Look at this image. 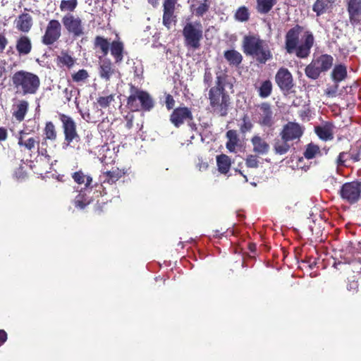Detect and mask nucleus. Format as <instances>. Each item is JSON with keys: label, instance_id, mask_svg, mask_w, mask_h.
Listing matches in <instances>:
<instances>
[{"label": "nucleus", "instance_id": "774afa93", "mask_svg": "<svg viewBox=\"0 0 361 361\" xmlns=\"http://www.w3.org/2000/svg\"><path fill=\"white\" fill-rule=\"evenodd\" d=\"M345 159H337L338 165H342L345 163Z\"/></svg>", "mask_w": 361, "mask_h": 361}, {"label": "nucleus", "instance_id": "c756f323", "mask_svg": "<svg viewBox=\"0 0 361 361\" xmlns=\"http://www.w3.org/2000/svg\"><path fill=\"white\" fill-rule=\"evenodd\" d=\"M276 4V0H257V10L261 14H266Z\"/></svg>", "mask_w": 361, "mask_h": 361}, {"label": "nucleus", "instance_id": "cd10ccee", "mask_svg": "<svg viewBox=\"0 0 361 361\" xmlns=\"http://www.w3.org/2000/svg\"><path fill=\"white\" fill-rule=\"evenodd\" d=\"M27 109L28 102L25 100H21L16 105L13 115L18 121H22L27 112Z\"/></svg>", "mask_w": 361, "mask_h": 361}, {"label": "nucleus", "instance_id": "9b49d317", "mask_svg": "<svg viewBox=\"0 0 361 361\" xmlns=\"http://www.w3.org/2000/svg\"><path fill=\"white\" fill-rule=\"evenodd\" d=\"M62 23L66 29L74 36L79 37L83 35L84 27L80 18L68 13L63 17Z\"/></svg>", "mask_w": 361, "mask_h": 361}, {"label": "nucleus", "instance_id": "3c124183", "mask_svg": "<svg viewBox=\"0 0 361 361\" xmlns=\"http://www.w3.org/2000/svg\"><path fill=\"white\" fill-rule=\"evenodd\" d=\"M173 13H174L164 11L163 23L167 28H170L172 22L174 20L175 16Z\"/></svg>", "mask_w": 361, "mask_h": 361}, {"label": "nucleus", "instance_id": "ddd939ff", "mask_svg": "<svg viewBox=\"0 0 361 361\" xmlns=\"http://www.w3.org/2000/svg\"><path fill=\"white\" fill-rule=\"evenodd\" d=\"M192 118L190 110L187 107H179L173 110L170 121L176 126L179 127L183 123Z\"/></svg>", "mask_w": 361, "mask_h": 361}, {"label": "nucleus", "instance_id": "09e8293b", "mask_svg": "<svg viewBox=\"0 0 361 361\" xmlns=\"http://www.w3.org/2000/svg\"><path fill=\"white\" fill-rule=\"evenodd\" d=\"M114 100V95L110 94L105 97H99L97 99V103L102 108H106Z\"/></svg>", "mask_w": 361, "mask_h": 361}, {"label": "nucleus", "instance_id": "2f4dec72", "mask_svg": "<svg viewBox=\"0 0 361 361\" xmlns=\"http://www.w3.org/2000/svg\"><path fill=\"white\" fill-rule=\"evenodd\" d=\"M309 160L310 159H290L287 162V164L293 170L301 169L302 171H307L310 166Z\"/></svg>", "mask_w": 361, "mask_h": 361}, {"label": "nucleus", "instance_id": "5fc2aeb1", "mask_svg": "<svg viewBox=\"0 0 361 361\" xmlns=\"http://www.w3.org/2000/svg\"><path fill=\"white\" fill-rule=\"evenodd\" d=\"M338 89V83H335L332 86H329L325 90V94L329 97H334L336 95Z\"/></svg>", "mask_w": 361, "mask_h": 361}, {"label": "nucleus", "instance_id": "de8ad7c7", "mask_svg": "<svg viewBox=\"0 0 361 361\" xmlns=\"http://www.w3.org/2000/svg\"><path fill=\"white\" fill-rule=\"evenodd\" d=\"M89 77L87 71L85 69L79 70L72 75V79L75 82L85 81Z\"/></svg>", "mask_w": 361, "mask_h": 361}, {"label": "nucleus", "instance_id": "9d476101", "mask_svg": "<svg viewBox=\"0 0 361 361\" xmlns=\"http://www.w3.org/2000/svg\"><path fill=\"white\" fill-rule=\"evenodd\" d=\"M61 25L57 20H51L42 37V42L46 45H51L56 42L61 35Z\"/></svg>", "mask_w": 361, "mask_h": 361}, {"label": "nucleus", "instance_id": "20e7f679", "mask_svg": "<svg viewBox=\"0 0 361 361\" xmlns=\"http://www.w3.org/2000/svg\"><path fill=\"white\" fill-rule=\"evenodd\" d=\"M244 53L256 58L262 63L271 59L272 54L267 44L257 35L245 36L243 42Z\"/></svg>", "mask_w": 361, "mask_h": 361}, {"label": "nucleus", "instance_id": "b1692460", "mask_svg": "<svg viewBox=\"0 0 361 361\" xmlns=\"http://www.w3.org/2000/svg\"><path fill=\"white\" fill-rule=\"evenodd\" d=\"M111 54L114 57L116 63H120L123 61L124 45L119 40L112 42L110 47Z\"/></svg>", "mask_w": 361, "mask_h": 361}, {"label": "nucleus", "instance_id": "a18cd8bd", "mask_svg": "<svg viewBox=\"0 0 361 361\" xmlns=\"http://www.w3.org/2000/svg\"><path fill=\"white\" fill-rule=\"evenodd\" d=\"M346 288L353 295L358 292L359 283L357 280L355 279V276L348 279Z\"/></svg>", "mask_w": 361, "mask_h": 361}, {"label": "nucleus", "instance_id": "6ab92c4d", "mask_svg": "<svg viewBox=\"0 0 361 361\" xmlns=\"http://www.w3.org/2000/svg\"><path fill=\"white\" fill-rule=\"evenodd\" d=\"M253 151L258 154H267L269 151V145L260 135H255L251 138Z\"/></svg>", "mask_w": 361, "mask_h": 361}, {"label": "nucleus", "instance_id": "f704fd0d", "mask_svg": "<svg viewBox=\"0 0 361 361\" xmlns=\"http://www.w3.org/2000/svg\"><path fill=\"white\" fill-rule=\"evenodd\" d=\"M44 138L46 140H55L56 138V130L52 122L48 121L46 123L44 129Z\"/></svg>", "mask_w": 361, "mask_h": 361}, {"label": "nucleus", "instance_id": "7c9ffc66", "mask_svg": "<svg viewBox=\"0 0 361 361\" xmlns=\"http://www.w3.org/2000/svg\"><path fill=\"white\" fill-rule=\"evenodd\" d=\"M333 3L331 0H316L312 6V10L317 13V16H321L326 12L329 6Z\"/></svg>", "mask_w": 361, "mask_h": 361}, {"label": "nucleus", "instance_id": "c03bdc74", "mask_svg": "<svg viewBox=\"0 0 361 361\" xmlns=\"http://www.w3.org/2000/svg\"><path fill=\"white\" fill-rule=\"evenodd\" d=\"M218 170L220 173L226 174L231 168V159H216Z\"/></svg>", "mask_w": 361, "mask_h": 361}, {"label": "nucleus", "instance_id": "dca6fc26", "mask_svg": "<svg viewBox=\"0 0 361 361\" xmlns=\"http://www.w3.org/2000/svg\"><path fill=\"white\" fill-rule=\"evenodd\" d=\"M259 119L258 123L262 126L270 127L273 124V113L271 106L267 103H262L259 106Z\"/></svg>", "mask_w": 361, "mask_h": 361}, {"label": "nucleus", "instance_id": "864d4df0", "mask_svg": "<svg viewBox=\"0 0 361 361\" xmlns=\"http://www.w3.org/2000/svg\"><path fill=\"white\" fill-rule=\"evenodd\" d=\"M176 2L177 0H165L164 3V11L174 13Z\"/></svg>", "mask_w": 361, "mask_h": 361}, {"label": "nucleus", "instance_id": "412c9836", "mask_svg": "<svg viewBox=\"0 0 361 361\" xmlns=\"http://www.w3.org/2000/svg\"><path fill=\"white\" fill-rule=\"evenodd\" d=\"M334 126L331 123H325L316 127L315 133L322 140H331L334 138Z\"/></svg>", "mask_w": 361, "mask_h": 361}, {"label": "nucleus", "instance_id": "f8f14e48", "mask_svg": "<svg viewBox=\"0 0 361 361\" xmlns=\"http://www.w3.org/2000/svg\"><path fill=\"white\" fill-rule=\"evenodd\" d=\"M347 11L353 26L361 25V0H348Z\"/></svg>", "mask_w": 361, "mask_h": 361}, {"label": "nucleus", "instance_id": "13d9d810", "mask_svg": "<svg viewBox=\"0 0 361 361\" xmlns=\"http://www.w3.org/2000/svg\"><path fill=\"white\" fill-rule=\"evenodd\" d=\"M174 99L171 95H167L166 98V104L168 109H171L174 106Z\"/></svg>", "mask_w": 361, "mask_h": 361}, {"label": "nucleus", "instance_id": "4be33fe9", "mask_svg": "<svg viewBox=\"0 0 361 361\" xmlns=\"http://www.w3.org/2000/svg\"><path fill=\"white\" fill-rule=\"evenodd\" d=\"M16 27L23 32H27L32 25V18L28 13L20 15L15 20Z\"/></svg>", "mask_w": 361, "mask_h": 361}, {"label": "nucleus", "instance_id": "69168bd1", "mask_svg": "<svg viewBox=\"0 0 361 361\" xmlns=\"http://www.w3.org/2000/svg\"><path fill=\"white\" fill-rule=\"evenodd\" d=\"M256 245L255 243H250L248 244V249L249 250L252 252V253H254L256 251Z\"/></svg>", "mask_w": 361, "mask_h": 361}, {"label": "nucleus", "instance_id": "bb28decb", "mask_svg": "<svg viewBox=\"0 0 361 361\" xmlns=\"http://www.w3.org/2000/svg\"><path fill=\"white\" fill-rule=\"evenodd\" d=\"M114 73L115 70L112 68L110 61H104L101 63L99 66V75L102 78L109 80Z\"/></svg>", "mask_w": 361, "mask_h": 361}, {"label": "nucleus", "instance_id": "6e6552de", "mask_svg": "<svg viewBox=\"0 0 361 361\" xmlns=\"http://www.w3.org/2000/svg\"><path fill=\"white\" fill-rule=\"evenodd\" d=\"M339 195L343 201L354 204L361 199V181L353 180L345 183L339 190Z\"/></svg>", "mask_w": 361, "mask_h": 361}, {"label": "nucleus", "instance_id": "37998d69", "mask_svg": "<svg viewBox=\"0 0 361 361\" xmlns=\"http://www.w3.org/2000/svg\"><path fill=\"white\" fill-rule=\"evenodd\" d=\"M22 164H20L19 167L15 171V176L18 180H23L27 176V169L29 168L26 166L27 161L21 159Z\"/></svg>", "mask_w": 361, "mask_h": 361}, {"label": "nucleus", "instance_id": "58836bf2", "mask_svg": "<svg viewBox=\"0 0 361 361\" xmlns=\"http://www.w3.org/2000/svg\"><path fill=\"white\" fill-rule=\"evenodd\" d=\"M272 90V85L269 80L264 81L259 88V95L262 98L268 97Z\"/></svg>", "mask_w": 361, "mask_h": 361}, {"label": "nucleus", "instance_id": "4468645a", "mask_svg": "<svg viewBox=\"0 0 361 361\" xmlns=\"http://www.w3.org/2000/svg\"><path fill=\"white\" fill-rule=\"evenodd\" d=\"M226 147L229 152L237 153L243 148V142L236 130H229L226 133Z\"/></svg>", "mask_w": 361, "mask_h": 361}, {"label": "nucleus", "instance_id": "4c0bfd02", "mask_svg": "<svg viewBox=\"0 0 361 361\" xmlns=\"http://www.w3.org/2000/svg\"><path fill=\"white\" fill-rule=\"evenodd\" d=\"M78 6V0H62L59 8L61 11L73 12Z\"/></svg>", "mask_w": 361, "mask_h": 361}, {"label": "nucleus", "instance_id": "0e129e2a", "mask_svg": "<svg viewBox=\"0 0 361 361\" xmlns=\"http://www.w3.org/2000/svg\"><path fill=\"white\" fill-rule=\"evenodd\" d=\"M82 118H83L85 121H87V122H92V123H94V122H95V121H94V120H92V118H91V116H90V113H88V112H87V113H84V114H82Z\"/></svg>", "mask_w": 361, "mask_h": 361}, {"label": "nucleus", "instance_id": "79ce46f5", "mask_svg": "<svg viewBox=\"0 0 361 361\" xmlns=\"http://www.w3.org/2000/svg\"><path fill=\"white\" fill-rule=\"evenodd\" d=\"M320 152L319 147L315 144L310 143L307 145L304 155L305 158H313Z\"/></svg>", "mask_w": 361, "mask_h": 361}, {"label": "nucleus", "instance_id": "ea45409f", "mask_svg": "<svg viewBox=\"0 0 361 361\" xmlns=\"http://www.w3.org/2000/svg\"><path fill=\"white\" fill-rule=\"evenodd\" d=\"M240 130L243 134L251 131L253 128V123L247 115H244L241 119Z\"/></svg>", "mask_w": 361, "mask_h": 361}, {"label": "nucleus", "instance_id": "393cba45", "mask_svg": "<svg viewBox=\"0 0 361 361\" xmlns=\"http://www.w3.org/2000/svg\"><path fill=\"white\" fill-rule=\"evenodd\" d=\"M347 77V68L342 64L336 65L331 72V78L335 83H338Z\"/></svg>", "mask_w": 361, "mask_h": 361}, {"label": "nucleus", "instance_id": "c85d7f7f", "mask_svg": "<svg viewBox=\"0 0 361 361\" xmlns=\"http://www.w3.org/2000/svg\"><path fill=\"white\" fill-rule=\"evenodd\" d=\"M56 61L59 66H66L68 68H72L75 63V59L66 51H61Z\"/></svg>", "mask_w": 361, "mask_h": 361}, {"label": "nucleus", "instance_id": "7ed1b4c3", "mask_svg": "<svg viewBox=\"0 0 361 361\" xmlns=\"http://www.w3.org/2000/svg\"><path fill=\"white\" fill-rule=\"evenodd\" d=\"M16 92L21 95L35 94L40 86L39 78L28 71H18L11 78Z\"/></svg>", "mask_w": 361, "mask_h": 361}, {"label": "nucleus", "instance_id": "a878e982", "mask_svg": "<svg viewBox=\"0 0 361 361\" xmlns=\"http://www.w3.org/2000/svg\"><path fill=\"white\" fill-rule=\"evenodd\" d=\"M333 57L328 54H324L314 59L321 72L329 70L333 64Z\"/></svg>", "mask_w": 361, "mask_h": 361}, {"label": "nucleus", "instance_id": "0eeeda50", "mask_svg": "<svg viewBox=\"0 0 361 361\" xmlns=\"http://www.w3.org/2000/svg\"><path fill=\"white\" fill-rule=\"evenodd\" d=\"M202 32V26L200 22L187 23L183 30L185 45L194 49H198L200 47Z\"/></svg>", "mask_w": 361, "mask_h": 361}, {"label": "nucleus", "instance_id": "c9c22d12", "mask_svg": "<svg viewBox=\"0 0 361 361\" xmlns=\"http://www.w3.org/2000/svg\"><path fill=\"white\" fill-rule=\"evenodd\" d=\"M321 73V71L314 61H312L305 68L306 75L312 79H317Z\"/></svg>", "mask_w": 361, "mask_h": 361}, {"label": "nucleus", "instance_id": "f257e3e1", "mask_svg": "<svg viewBox=\"0 0 361 361\" xmlns=\"http://www.w3.org/2000/svg\"><path fill=\"white\" fill-rule=\"evenodd\" d=\"M302 27L296 25L288 31L286 35V49L288 53H295L299 58H306L310 53L314 37L309 31L302 35Z\"/></svg>", "mask_w": 361, "mask_h": 361}, {"label": "nucleus", "instance_id": "052dcab7", "mask_svg": "<svg viewBox=\"0 0 361 361\" xmlns=\"http://www.w3.org/2000/svg\"><path fill=\"white\" fill-rule=\"evenodd\" d=\"M245 165L247 167L255 168L257 166V159H245Z\"/></svg>", "mask_w": 361, "mask_h": 361}, {"label": "nucleus", "instance_id": "1a4fd4ad", "mask_svg": "<svg viewBox=\"0 0 361 361\" xmlns=\"http://www.w3.org/2000/svg\"><path fill=\"white\" fill-rule=\"evenodd\" d=\"M60 120L67 145L76 144L80 141V136L76 130V124L74 120L66 114H60Z\"/></svg>", "mask_w": 361, "mask_h": 361}, {"label": "nucleus", "instance_id": "aec40b11", "mask_svg": "<svg viewBox=\"0 0 361 361\" xmlns=\"http://www.w3.org/2000/svg\"><path fill=\"white\" fill-rule=\"evenodd\" d=\"M26 166L37 175L42 176L48 172L47 159H26Z\"/></svg>", "mask_w": 361, "mask_h": 361}, {"label": "nucleus", "instance_id": "72a5a7b5", "mask_svg": "<svg viewBox=\"0 0 361 361\" xmlns=\"http://www.w3.org/2000/svg\"><path fill=\"white\" fill-rule=\"evenodd\" d=\"M94 45L101 49L104 56H106L109 53L110 43L106 39L100 36L96 37Z\"/></svg>", "mask_w": 361, "mask_h": 361}, {"label": "nucleus", "instance_id": "f03ea898", "mask_svg": "<svg viewBox=\"0 0 361 361\" xmlns=\"http://www.w3.org/2000/svg\"><path fill=\"white\" fill-rule=\"evenodd\" d=\"M208 99L212 111L220 116L227 115L230 98L225 92L223 80L220 75L216 76V85L209 90Z\"/></svg>", "mask_w": 361, "mask_h": 361}, {"label": "nucleus", "instance_id": "4d7b16f0", "mask_svg": "<svg viewBox=\"0 0 361 361\" xmlns=\"http://www.w3.org/2000/svg\"><path fill=\"white\" fill-rule=\"evenodd\" d=\"M8 44V40L4 35L0 34V53H2L6 45Z\"/></svg>", "mask_w": 361, "mask_h": 361}, {"label": "nucleus", "instance_id": "bf43d9fd", "mask_svg": "<svg viewBox=\"0 0 361 361\" xmlns=\"http://www.w3.org/2000/svg\"><path fill=\"white\" fill-rule=\"evenodd\" d=\"M7 340V333L0 329V346H1Z\"/></svg>", "mask_w": 361, "mask_h": 361}, {"label": "nucleus", "instance_id": "603ef678", "mask_svg": "<svg viewBox=\"0 0 361 361\" xmlns=\"http://www.w3.org/2000/svg\"><path fill=\"white\" fill-rule=\"evenodd\" d=\"M87 177L88 176H86L81 171H76L72 175V178H73L74 181L78 184H82L85 182L86 183Z\"/></svg>", "mask_w": 361, "mask_h": 361}, {"label": "nucleus", "instance_id": "a19ab883", "mask_svg": "<svg viewBox=\"0 0 361 361\" xmlns=\"http://www.w3.org/2000/svg\"><path fill=\"white\" fill-rule=\"evenodd\" d=\"M250 13L245 6L240 7L235 13V18L240 22H245L249 19Z\"/></svg>", "mask_w": 361, "mask_h": 361}, {"label": "nucleus", "instance_id": "49530a36", "mask_svg": "<svg viewBox=\"0 0 361 361\" xmlns=\"http://www.w3.org/2000/svg\"><path fill=\"white\" fill-rule=\"evenodd\" d=\"M21 134H23V132L20 133ZM35 140L32 137H30L27 139V140H23V137L22 135L18 138V145L20 146H23L27 149H32L35 147Z\"/></svg>", "mask_w": 361, "mask_h": 361}, {"label": "nucleus", "instance_id": "e433bc0d", "mask_svg": "<svg viewBox=\"0 0 361 361\" xmlns=\"http://www.w3.org/2000/svg\"><path fill=\"white\" fill-rule=\"evenodd\" d=\"M288 141L278 140L275 142L274 149L277 155L285 154L290 149V145L287 143Z\"/></svg>", "mask_w": 361, "mask_h": 361}, {"label": "nucleus", "instance_id": "8fccbe9b", "mask_svg": "<svg viewBox=\"0 0 361 361\" xmlns=\"http://www.w3.org/2000/svg\"><path fill=\"white\" fill-rule=\"evenodd\" d=\"M209 9V5L207 4V0L201 3L196 8L194 9V13L197 16H203Z\"/></svg>", "mask_w": 361, "mask_h": 361}, {"label": "nucleus", "instance_id": "f3484780", "mask_svg": "<svg viewBox=\"0 0 361 361\" xmlns=\"http://www.w3.org/2000/svg\"><path fill=\"white\" fill-rule=\"evenodd\" d=\"M276 82L282 90H289L293 87L291 73L286 68H280L276 75Z\"/></svg>", "mask_w": 361, "mask_h": 361}, {"label": "nucleus", "instance_id": "680f3d73", "mask_svg": "<svg viewBox=\"0 0 361 361\" xmlns=\"http://www.w3.org/2000/svg\"><path fill=\"white\" fill-rule=\"evenodd\" d=\"M200 161L197 164V167L200 171L206 170L208 168V163L204 161L203 159L200 160Z\"/></svg>", "mask_w": 361, "mask_h": 361}, {"label": "nucleus", "instance_id": "e2e57ef3", "mask_svg": "<svg viewBox=\"0 0 361 361\" xmlns=\"http://www.w3.org/2000/svg\"><path fill=\"white\" fill-rule=\"evenodd\" d=\"M7 137V130L4 128H0V141H4Z\"/></svg>", "mask_w": 361, "mask_h": 361}, {"label": "nucleus", "instance_id": "2eb2a0df", "mask_svg": "<svg viewBox=\"0 0 361 361\" xmlns=\"http://www.w3.org/2000/svg\"><path fill=\"white\" fill-rule=\"evenodd\" d=\"M302 134L301 127L295 123H288L284 127L281 133L282 140L290 141L299 138Z\"/></svg>", "mask_w": 361, "mask_h": 361}, {"label": "nucleus", "instance_id": "338daca9", "mask_svg": "<svg viewBox=\"0 0 361 361\" xmlns=\"http://www.w3.org/2000/svg\"><path fill=\"white\" fill-rule=\"evenodd\" d=\"M148 3L155 7L158 5L159 0H147Z\"/></svg>", "mask_w": 361, "mask_h": 361}, {"label": "nucleus", "instance_id": "423d86ee", "mask_svg": "<svg viewBox=\"0 0 361 361\" xmlns=\"http://www.w3.org/2000/svg\"><path fill=\"white\" fill-rule=\"evenodd\" d=\"M92 180V179L91 177H87L85 187L81 189L78 195L75 197L73 200V204L75 207L79 209H84L86 206L90 204L94 199V197L92 195V194L94 193L95 192L99 193V195H97V197L106 194L102 184H97L94 189L93 187H90Z\"/></svg>", "mask_w": 361, "mask_h": 361}, {"label": "nucleus", "instance_id": "6e6d98bb", "mask_svg": "<svg viewBox=\"0 0 361 361\" xmlns=\"http://www.w3.org/2000/svg\"><path fill=\"white\" fill-rule=\"evenodd\" d=\"M212 80V75L209 68L205 70L204 75V82L207 84L208 86L211 85V82Z\"/></svg>", "mask_w": 361, "mask_h": 361}, {"label": "nucleus", "instance_id": "5701e85b", "mask_svg": "<svg viewBox=\"0 0 361 361\" xmlns=\"http://www.w3.org/2000/svg\"><path fill=\"white\" fill-rule=\"evenodd\" d=\"M32 49L30 39L27 36L20 37L16 42V50L19 55H27Z\"/></svg>", "mask_w": 361, "mask_h": 361}, {"label": "nucleus", "instance_id": "39448f33", "mask_svg": "<svg viewBox=\"0 0 361 361\" xmlns=\"http://www.w3.org/2000/svg\"><path fill=\"white\" fill-rule=\"evenodd\" d=\"M127 105L133 111L140 109L149 111L154 106V102L148 92L131 86Z\"/></svg>", "mask_w": 361, "mask_h": 361}, {"label": "nucleus", "instance_id": "a211bd4d", "mask_svg": "<svg viewBox=\"0 0 361 361\" xmlns=\"http://www.w3.org/2000/svg\"><path fill=\"white\" fill-rule=\"evenodd\" d=\"M128 169L124 166H113L111 170L106 171L104 173L106 179L104 181L113 184L123 177L128 172Z\"/></svg>", "mask_w": 361, "mask_h": 361}, {"label": "nucleus", "instance_id": "473e14b6", "mask_svg": "<svg viewBox=\"0 0 361 361\" xmlns=\"http://www.w3.org/2000/svg\"><path fill=\"white\" fill-rule=\"evenodd\" d=\"M224 57L231 64L238 65L242 61V55L235 50H228L225 51Z\"/></svg>", "mask_w": 361, "mask_h": 361}]
</instances>
